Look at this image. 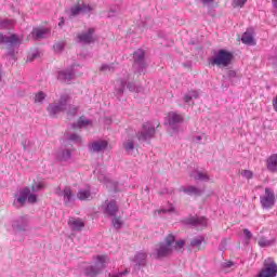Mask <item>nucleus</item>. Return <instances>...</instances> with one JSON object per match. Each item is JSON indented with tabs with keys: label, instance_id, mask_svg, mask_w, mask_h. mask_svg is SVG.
<instances>
[{
	"label": "nucleus",
	"instance_id": "603ef678",
	"mask_svg": "<svg viewBox=\"0 0 277 277\" xmlns=\"http://www.w3.org/2000/svg\"><path fill=\"white\" fill-rule=\"evenodd\" d=\"M246 1H248V0H243V3H246Z\"/></svg>",
	"mask_w": 277,
	"mask_h": 277
},
{
	"label": "nucleus",
	"instance_id": "de8ad7c7",
	"mask_svg": "<svg viewBox=\"0 0 277 277\" xmlns=\"http://www.w3.org/2000/svg\"><path fill=\"white\" fill-rule=\"evenodd\" d=\"M237 4L240 5V8H242L243 6V0H238Z\"/></svg>",
	"mask_w": 277,
	"mask_h": 277
},
{
	"label": "nucleus",
	"instance_id": "5701e85b",
	"mask_svg": "<svg viewBox=\"0 0 277 277\" xmlns=\"http://www.w3.org/2000/svg\"><path fill=\"white\" fill-rule=\"evenodd\" d=\"M92 193H90V188L80 189L77 194L78 200H90Z\"/></svg>",
	"mask_w": 277,
	"mask_h": 277
},
{
	"label": "nucleus",
	"instance_id": "a211bd4d",
	"mask_svg": "<svg viewBox=\"0 0 277 277\" xmlns=\"http://www.w3.org/2000/svg\"><path fill=\"white\" fill-rule=\"evenodd\" d=\"M188 224H193V226H207V219L205 216H194L188 220Z\"/></svg>",
	"mask_w": 277,
	"mask_h": 277
},
{
	"label": "nucleus",
	"instance_id": "a878e982",
	"mask_svg": "<svg viewBox=\"0 0 277 277\" xmlns=\"http://www.w3.org/2000/svg\"><path fill=\"white\" fill-rule=\"evenodd\" d=\"M147 254L145 252H140L135 255L134 261L138 264V265H146V259H147Z\"/></svg>",
	"mask_w": 277,
	"mask_h": 277
},
{
	"label": "nucleus",
	"instance_id": "9d476101",
	"mask_svg": "<svg viewBox=\"0 0 277 277\" xmlns=\"http://www.w3.org/2000/svg\"><path fill=\"white\" fill-rule=\"evenodd\" d=\"M118 211H120V208L115 200L109 201L104 209V213L107 217H116Z\"/></svg>",
	"mask_w": 277,
	"mask_h": 277
},
{
	"label": "nucleus",
	"instance_id": "473e14b6",
	"mask_svg": "<svg viewBox=\"0 0 277 277\" xmlns=\"http://www.w3.org/2000/svg\"><path fill=\"white\" fill-rule=\"evenodd\" d=\"M44 98H47V95L44 94V92L40 91L35 95V103H42Z\"/></svg>",
	"mask_w": 277,
	"mask_h": 277
},
{
	"label": "nucleus",
	"instance_id": "a18cd8bd",
	"mask_svg": "<svg viewBox=\"0 0 277 277\" xmlns=\"http://www.w3.org/2000/svg\"><path fill=\"white\" fill-rule=\"evenodd\" d=\"M233 265H234V263L232 261H229V262H225L223 264V267H233Z\"/></svg>",
	"mask_w": 277,
	"mask_h": 277
},
{
	"label": "nucleus",
	"instance_id": "412c9836",
	"mask_svg": "<svg viewBox=\"0 0 277 277\" xmlns=\"http://www.w3.org/2000/svg\"><path fill=\"white\" fill-rule=\"evenodd\" d=\"M47 34H49V29L47 28H35L32 30V36H35V38H37L38 40L45 38Z\"/></svg>",
	"mask_w": 277,
	"mask_h": 277
},
{
	"label": "nucleus",
	"instance_id": "8fccbe9b",
	"mask_svg": "<svg viewBox=\"0 0 277 277\" xmlns=\"http://www.w3.org/2000/svg\"><path fill=\"white\" fill-rule=\"evenodd\" d=\"M197 142H200L202 140V136H196Z\"/></svg>",
	"mask_w": 277,
	"mask_h": 277
},
{
	"label": "nucleus",
	"instance_id": "f257e3e1",
	"mask_svg": "<svg viewBox=\"0 0 277 277\" xmlns=\"http://www.w3.org/2000/svg\"><path fill=\"white\" fill-rule=\"evenodd\" d=\"M185 252V240L181 239L176 241L174 234H169L164 238V242H160L156 246L155 252L153 253L154 259H166L172 255V252Z\"/></svg>",
	"mask_w": 277,
	"mask_h": 277
},
{
	"label": "nucleus",
	"instance_id": "393cba45",
	"mask_svg": "<svg viewBox=\"0 0 277 277\" xmlns=\"http://www.w3.org/2000/svg\"><path fill=\"white\" fill-rule=\"evenodd\" d=\"M182 192L188 194V196H200V189L196 186H188L187 188H183Z\"/></svg>",
	"mask_w": 277,
	"mask_h": 277
},
{
	"label": "nucleus",
	"instance_id": "49530a36",
	"mask_svg": "<svg viewBox=\"0 0 277 277\" xmlns=\"http://www.w3.org/2000/svg\"><path fill=\"white\" fill-rule=\"evenodd\" d=\"M206 5H209V3H213V0H202Z\"/></svg>",
	"mask_w": 277,
	"mask_h": 277
},
{
	"label": "nucleus",
	"instance_id": "9b49d317",
	"mask_svg": "<svg viewBox=\"0 0 277 277\" xmlns=\"http://www.w3.org/2000/svg\"><path fill=\"white\" fill-rule=\"evenodd\" d=\"M0 44H9V47H16V44H21V39H18V36L11 35V36H3V34H0Z\"/></svg>",
	"mask_w": 277,
	"mask_h": 277
},
{
	"label": "nucleus",
	"instance_id": "2eb2a0df",
	"mask_svg": "<svg viewBox=\"0 0 277 277\" xmlns=\"http://www.w3.org/2000/svg\"><path fill=\"white\" fill-rule=\"evenodd\" d=\"M266 168L268 172H277V154H273L266 159Z\"/></svg>",
	"mask_w": 277,
	"mask_h": 277
},
{
	"label": "nucleus",
	"instance_id": "09e8293b",
	"mask_svg": "<svg viewBox=\"0 0 277 277\" xmlns=\"http://www.w3.org/2000/svg\"><path fill=\"white\" fill-rule=\"evenodd\" d=\"M64 25V17L61 18V22L58 23V26L62 27Z\"/></svg>",
	"mask_w": 277,
	"mask_h": 277
},
{
	"label": "nucleus",
	"instance_id": "c03bdc74",
	"mask_svg": "<svg viewBox=\"0 0 277 277\" xmlns=\"http://www.w3.org/2000/svg\"><path fill=\"white\" fill-rule=\"evenodd\" d=\"M273 108L277 111V95L273 98Z\"/></svg>",
	"mask_w": 277,
	"mask_h": 277
},
{
	"label": "nucleus",
	"instance_id": "39448f33",
	"mask_svg": "<svg viewBox=\"0 0 277 277\" xmlns=\"http://www.w3.org/2000/svg\"><path fill=\"white\" fill-rule=\"evenodd\" d=\"M155 126L150 122H145L143 124V131L136 134V137L140 142H146L147 140H151L155 137Z\"/></svg>",
	"mask_w": 277,
	"mask_h": 277
},
{
	"label": "nucleus",
	"instance_id": "4c0bfd02",
	"mask_svg": "<svg viewBox=\"0 0 277 277\" xmlns=\"http://www.w3.org/2000/svg\"><path fill=\"white\" fill-rule=\"evenodd\" d=\"M113 225L115 228H120V226H122V220L120 217H115L113 220Z\"/></svg>",
	"mask_w": 277,
	"mask_h": 277
},
{
	"label": "nucleus",
	"instance_id": "f704fd0d",
	"mask_svg": "<svg viewBox=\"0 0 277 277\" xmlns=\"http://www.w3.org/2000/svg\"><path fill=\"white\" fill-rule=\"evenodd\" d=\"M77 111H79L78 107L69 105L67 116H77Z\"/></svg>",
	"mask_w": 277,
	"mask_h": 277
},
{
	"label": "nucleus",
	"instance_id": "cd10ccee",
	"mask_svg": "<svg viewBox=\"0 0 277 277\" xmlns=\"http://www.w3.org/2000/svg\"><path fill=\"white\" fill-rule=\"evenodd\" d=\"M193 98H198V92L190 91L184 96L185 103H192Z\"/></svg>",
	"mask_w": 277,
	"mask_h": 277
},
{
	"label": "nucleus",
	"instance_id": "ddd939ff",
	"mask_svg": "<svg viewBox=\"0 0 277 277\" xmlns=\"http://www.w3.org/2000/svg\"><path fill=\"white\" fill-rule=\"evenodd\" d=\"M68 98H69L68 95H63L61 97L58 105H54L51 107V111H53V114H60V111H65L66 103H68Z\"/></svg>",
	"mask_w": 277,
	"mask_h": 277
},
{
	"label": "nucleus",
	"instance_id": "1a4fd4ad",
	"mask_svg": "<svg viewBox=\"0 0 277 277\" xmlns=\"http://www.w3.org/2000/svg\"><path fill=\"white\" fill-rule=\"evenodd\" d=\"M94 8H92L90 4H85L81 2V0H78V2L70 9V16H79L81 12H92Z\"/></svg>",
	"mask_w": 277,
	"mask_h": 277
},
{
	"label": "nucleus",
	"instance_id": "20e7f679",
	"mask_svg": "<svg viewBox=\"0 0 277 277\" xmlns=\"http://www.w3.org/2000/svg\"><path fill=\"white\" fill-rule=\"evenodd\" d=\"M262 209H272L276 205V195L271 188H265V194L260 197Z\"/></svg>",
	"mask_w": 277,
	"mask_h": 277
},
{
	"label": "nucleus",
	"instance_id": "72a5a7b5",
	"mask_svg": "<svg viewBox=\"0 0 277 277\" xmlns=\"http://www.w3.org/2000/svg\"><path fill=\"white\" fill-rule=\"evenodd\" d=\"M64 47H66V43L64 41L57 42L54 44V51L56 53H61V51H64Z\"/></svg>",
	"mask_w": 277,
	"mask_h": 277
},
{
	"label": "nucleus",
	"instance_id": "423d86ee",
	"mask_svg": "<svg viewBox=\"0 0 277 277\" xmlns=\"http://www.w3.org/2000/svg\"><path fill=\"white\" fill-rule=\"evenodd\" d=\"M268 264L262 268L258 277H276L277 276V264L273 259H267Z\"/></svg>",
	"mask_w": 277,
	"mask_h": 277
},
{
	"label": "nucleus",
	"instance_id": "f8f14e48",
	"mask_svg": "<svg viewBox=\"0 0 277 277\" xmlns=\"http://www.w3.org/2000/svg\"><path fill=\"white\" fill-rule=\"evenodd\" d=\"M78 40L84 44H91V42H94V28H89L87 32L79 34Z\"/></svg>",
	"mask_w": 277,
	"mask_h": 277
},
{
	"label": "nucleus",
	"instance_id": "e433bc0d",
	"mask_svg": "<svg viewBox=\"0 0 277 277\" xmlns=\"http://www.w3.org/2000/svg\"><path fill=\"white\" fill-rule=\"evenodd\" d=\"M259 246L260 248H269V246H272V242L269 240L260 239Z\"/></svg>",
	"mask_w": 277,
	"mask_h": 277
},
{
	"label": "nucleus",
	"instance_id": "37998d69",
	"mask_svg": "<svg viewBox=\"0 0 277 277\" xmlns=\"http://www.w3.org/2000/svg\"><path fill=\"white\" fill-rule=\"evenodd\" d=\"M100 70H102L103 72H107V70H111V67H109L108 65H103Z\"/></svg>",
	"mask_w": 277,
	"mask_h": 277
},
{
	"label": "nucleus",
	"instance_id": "4be33fe9",
	"mask_svg": "<svg viewBox=\"0 0 277 277\" xmlns=\"http://www.w3.org/2000/svg\"><path fill=\"white\" fill-rule=\"evenodd\" d=\"M190 176L196 181H209V174L207 172L194 171Z\"/></svg>",
	"mask_w": 277,
	"mask_h": 277
},
{
	"label": "nucleus",
	"instance_id": "4468645a",
	"mask_svg": "<svg viewBox=\"0 0 277 277\" xmlns=\"http://www.w3.org/2000/svg\"><path fill=\"white\" fill-rule=\"evenodd\" d=\"M108 143L107 141H97L90 145L91 153H101L107 148Z\"/></svg>",
	"mask_w": 277,
	"mask_h": 277
},
{
	"label": "nucleus",
	"instance_id": "a19ab883",
	"mask_svg": "<svg viewBox=\"0 0 277 277\" xmlns=\"http://www.w3.org/2000/svg\"><path fill=\"white\" fill-rule=\"evenodd\" d=\"M243 176L245 179H252L254 176V173H252V171L245 170Z\"/></svg>",
	"mask_w": 277,
	"mask_h": 277
},
{
	"label": "nucleus",
	"instance_id": "0eeeda50",
	"mask_svg": "<svg viewBox=\"0 0 277 277\" xmlns=\"http://www.w3.org/2000/svg\"><path fill=\"white\" fill-rule=\"evenodd\" d=\"M30 202V205H34L36 202H38V197L34 194H31V190H29V188H24L21 193H19V197L17 198V202H19V205H25V202Z\"/></svg>",
	"mask_w": 277,
	"mask_h": 277
},
{
	"label": "nucleus",
	"instance_id": "dca6fc26",
	"mask_svg": "<svg viewBox=\"0 0 277 277\" xmlns=\"http://www.w3.org/2000/svg\"><path fill=\"white\" fill-rule=\"evenodd\" d=\"M168 120H169V124H179L183 122V120H185V117H183V115L181 114L169 113Z\"/></svg>",
	"mask_w": 277,
	"mask_h": 277
},
{
	"label": "nucleus",
	"instance_id": "2f4dec72",
	"mask_svg": "<svg viewBox=\"0 0 277 277\" xmlns=\"http://www.w3.org/2000/svg\"><path fill=\"white\" fill-rule=\"evenodd\" d=\"M252 239V232H249L248 229H243V241L246 245L250 243Z\"/></svg>",
	"mask_w": 277,
	"mask_h": 277
},
{
	"label": "nucleus",
	"instance_id": "c85d7f7f",
	"mask_svg": "<svg viewBox=\"0 0 277 277\" xmlns=\"http://www.w3.org/2000/svg\"><path fill=\"white\" fill-rule=\"evenodd\" d=\"M144 50H137L133 53L134 62H143L144 61Z\"/></svg>",
	"mask_w": 277,
	"mask_h": 277
},
{
	"label": "nucleus",
	"instance_id": "bb28decb",
	"mask_svg": "<svg viewBox=\"0 0 277 277\" xmlns=\"http://www.w3.org/2000/svg\"><path fill=\"white\" fill-rule=\"evenodd\" d=\"M123 148L127 150V153H129V155H132L133 150H135V142L133 140H128L123 144Z\"/></svg>",
	"mask_w": 277,
	"mask_h": 277
},
{
	"label": "nucleus",
	"instance_id": "7c9ffc66",
	"mask_svg": "<svg viewBox=\"0 0 277 277\" xmlns=\"http://www.w3.org/2000/svg\"><path fill=\"white\" fill-rule=\"evenodd\" d=\"M268 60H269L272 66L277 68V48H275L274 53L269 55Z\"/></svg>",
	"mask_w": 277,
	"mask_h": 277
},
{
	"label": "nucleus",
	"instance_id": "c9c22d12",
	"mask_svg": "<svg viewBox=\"0 0 277 277\" xmlns=\"http://www.w3.org/2000/svg\"><path fill=\"white\" fill-rule=\"evenodd\" d=\"M87 124H90V121L85 119V117H80L78 120V129H81V127H85Z\"/></svg>",
	"mask_w": 277,
	"mask_h": 277
},
{
	"label": "nucleus",
	"instance_id": "b1692460",
	"mask_svg": "<svg viewBox=\"0 0 277 277\" xmlns=\"http://www.w3.org/2000/svg\"><path fill=\"white\" fill-rule=\"evenodd\" d=\"M63 198L65 205H70V201L72 200V189H70V187H66L63 190Z\"/></svg>",
	"mask_w": 277,
	"mask_h": 277
},
{
	"label": "nucleus",
	"instance_id": "6e6552de",
	"mask_svg": "<svg viewBox=\"0 0 277 277\" xmlns=\"http://www.w3.org/2000/svg\"><path fill=\"white\" fill-rule=\"evenodd\" d=\"M243 44L247 47H256V30L254 28L249 27L243 32Z\"/></svg>",
	"mask_w": 277,
	"mask_h": 277
},
{
	"label": "nucleus",
	"instance_id": "c756f323",
	"mask_svg": "<svg viewBox=\"0 0 277 277\" xmlns=\"http://www.w3.org/2000/svg\"><path fill=\"white\" fill-rule=\"evenodd\" d=\"M31 189H32V192H40V189H44V182H42V181H39V182L34 181V183L31 185Z\"/></svg>",
	"mask_w": 277,
	"mask_h": 277
},
{
	"label": "nucleus",
	"instance_id": "6ab92c4d",
	"mask_svg": "<svg viewBox=\"0 0 277 277\" xmlns=\"http://www.w3.org/2000/svg\"><path fill=\"white\" fill-rule=\"evenodd\" d=\"M68 224L74 230H81L85 226L81 219H70Z\"/></svg>",
	"mask_w": 277,
	"mask_h": 277
},
{
	"label": "nucleus",
	"instance_id": "f3484780",
	"mask_svg": "<svg viewBox=\"0 0 277 277\" xmlns=\"http://www.w3.org/2000/svg\"><path fill=\"white\" fill-rule=\"evenodd\" d=\"M202 246V240L199 239V238H194L192 241H190V245H188L186 248L188 250V252H196L197 250H201V247Z\"/></svg>",
	"mask_w": 277,
	"mask_h": 277
},
{
	"label": "nucleus",
	"instance_id": "79ce46f5",
	"mask_svg": "<svg viewBox=\"0 0 277 277\" xmlns=\"http://www.w3.org/2000/svg\"><path fill=\"white\" fill-rule=\"evenodd\" d=\"M128 272H122V273H119V274H116V275H111L109 274V277H122V276H127Z\"/></svg>",
	"mask_w": 277,
	"mask_h": 277
},
{
	"label": "nucleus",
	"instance_id": "3c124183",
	"mask_svg": "<svg viewBox=\"0 0 277 277\" xmlns=\"http://www.w3.org/2000/svg\"><path fill=\"white\" fill-rule=\"evenodd\" d=\"M24 150H27V146L24 145Z\"/></svg>",
	"mask_w": 277,
	"mask_h": 277
},
{
	"label": "nucleus",
	"instance_id": "f03ea898",
	"mask_svg": "<svg viewBox=\"0 0 277 277\" xmlns=\"http://www.w3.org/2000/svg\"><path fill=\"white\" fill-rule=\"evenodd\" d=\"M233 58V52L222 49L210 60V64L217 68H226V66H230Z\"/></svg>",
	"mask_w": 277,
	"mask_h": 277
},
{
	"label": "nucleus",
	"instance_id": "7ed1b4c3",
	"mask_svg": "<svg viewBox=\"0 0 277 277\" xmlns=\"http://www.w3.org/2000/svg\"><path fill=\"white\" fill-rule=\"evenodd\" d=\"M96 264L94 266H90L87 271L88 276L96 277L105 267H107V263H109V256L107 255H97Z\"/></svg>",
	"mask_w": 277,
	"mask_h": 277
},
{
	"label": "nucleus",
	"instance_id": "58836bf2",
	"mask_svg": "<svg viewBox=\"0 0 277 277\" xmlns=\"http://www.w3.org/2000/svg\"><path fill=\"white\" fill-rule=\"evenodd\" d=\"M70 150H64L63 153H62V156H61V159H62V161H66V159H70Z\"/></svg>",
	"mask_w": 277,
	"mask_h": 277
},
{
	"label": "nucleus",
	"instance_id": "aec40b11",
	"mask_svg": "<svg viewBox=\"0 0 277 277\" xmlns=\"http://www.w3.org/2000/svg\"><path fill=\"white\" fill-rule=\"evenodd\" d=\"M72 77H75V74L72 71H60L58 72V79L60 81H63L64 83H68L71 81Z\"/></svg>",
	"mask_w": 277,
	"mask_h": 277
},
{
	"label": "nucleus",
	"instance_id": "ea45409f",
	"mask_svg": "<svg viewBox=\"0 0 277 277\" xmlns=\"http://www.w3.org/2000/svg\"><path fill=\"white\" fill-rule=\"evenodd\" d=\"M69 140H70L71 142H77V143H79V142H81V136H79V135H77V134H72V135L69 136Z\"/></svg>",
	"mask_w": 277,
	"mask_h": 277
}]
</instances>
